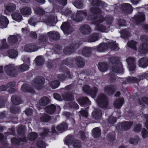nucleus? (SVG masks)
<instances>
[{
  "label": "nucleus",
  "instance_id": "5fc2aeb1",
  "mask_svg": "<svg viewBox=\"0 0 148 148\" xmlns=\"http://www.w3.org/2000/svg\"><path fill=\"white\" fill-rule=\"evenodd\" d=\"M50 117L48 115L44 114L40 118V120L43 122H47L50 121Z\"/></svg>",
  "mask_w": 148,
  "mask_h": 148
},
{
  "label": "nucleus",
  "instance_id": "09e8293b",
  "mask_svg": "<svg viewBox=\"0 0 148 148\" xmlns=\"http://www.w3.org/2000/svg\"><path fill=\"white\" fill-rule=\"evenodd\" d=\"M35 12L37 14L42 15L45 13V11L39 7H37L34 9Z\"/></svg>",
  "mask_w": 148,
  "mask_h": 148
},
{
  "label": "nucleus",
  "instance_id": "6e6552de",
  "mask_svg": "<svg viewBox=\"0 0 148 148\" xmlns=\"http://www.w3.org/2000/svg\"><path fill=\"white\" fill-rule=\"evenodd\" d=\"M86 13L82 10L77 11L75 15L72 16L73 20L75 21L79 22L82 20L84 17L86 16Z\"/></svg>",
  "mask_w": 148,
  "mask_h": 148
},
{
  "label": "nucleus",
  "instance_id": "a18cd8bd",
  "mask_svg": "<svg viewBox=\"0 0 148 148\" xmlns=\"http://www.w3.org/2000/svg\"><path fill=\"white\" fill-rule=\"evenodd\" d=\"M74 5L77 8L81 9L83 7V2L81 0H76L74 3Z\"/></svg>",
  "mask_w": 148,
  "mask_h": 148
},
{
  "label": "nucleus",
  "instance_id": "cd10ccee",
  "mask_svg": "<svg viewBox=\"0 0 148 148\" xmlns=\"http://www.w3.org/2000/svg\"><path fill=\"white\" fill-rule=\"evenodd\" d=\"M99 17L102 18L104 23L106 24L107 25H110L113 21V18L111 16H107L104 18L102 16H100Z\"/></svg>",
  "mask_w": 148,
  "mask_h": 148
},
{
  "label": "nucleus",
  "instance_id": "4c0bfd02",
  "mask_svg": "<svg viewBox=\"0 0 148 148\" xmlns=\"http://www.w3.org/2000/svg\"><path fill=\"white\" fill-rule=\"evenodd\" d=\"M49 101V98L46 97H42L40 100L39 104L42 106H45L47 105Z\"/></svg>",
  "mask_w": 148,
  "mask_h": 148
},
{
  "label": "nucleus",
  "instance_id": "680f3d73",
  "mask_svg": "<svg viewBox=\"0 0 148 148\" xmlns=\"http://www.w3.org/2000/svg\"><path fill=\"white\" fill-rule=\"evenodd\" d=\"M79 115L80 118V116H83L86 117H87L88 116V113L87 111L82 109L79 112Z\"/></svg>",
  "mask_w": 148,
  "mask_h": 148
},
{
  "label": "nucleus",
  "instance_id": "dca6fc26",
  "mask_svg": "<svg viewBox=\"0 0 148 148\" xmlns=\"http://www.w3.org/2000/svg\"><path fill=\"white\" fill-rule=\"evenodd\" d=\"M9 23V21L6 17L0 16V27L1 28H6Z\"/></svg>",
  "mask_w": 148,
  "mask_h": 148
},
{
  "label": "nucleus",
  "instance_id": "ddd939ff",
  "mask_svg": "<svg viewBox=\"0 0 148 148\" xmlns=\"http://www.w3.org/2000/svg\"><path fill=\"white\" fill-rule=\"evenodd\" d=\"M16 5L14 3H10L6 6L4 12L6 14H8V12H12L16 10Z\"/></svg>",
  "mask_w": 148,
  "mask_h": 148
},
{
  "label": "nucleus",
  "instance_id": "f704fd0d",
  "mask_svg": "<svg viewBox=\"0 0 148 148\" xmlns=\"http://www.w3.org/2000/svg\"><path fill=\"white\" fill-rule=\"evenodd\" d=\"M83 59L80 57H77L75 58V62L77 66L79 67H82L84 66Z\"/></svg>",
  "mask_w": 148,
  "mask_h": 148
},
{
  "label": "nucleus",
  "instance_id": "412c9836",
  "mask_svg": "<svg viewBox=\"0 0 148 148\" xmlns=\"http://www.w3.org/2000/svg\"><path fill=\"white\" fill-rule=\"evenodd\" d=\"M99 38V34L97 33H93L90 35L88 38V41L90 42H95Z\"/></svg>",
  "mask_w": 148,
  "mask_h": 148
},
{
  "label": "nucleus",
  "instance_id": "a19ab883",
  "mask_svg": "<svg viewBox=\"0 0 148 148\" xmlns=\"http://www.w3.org/2000/svg\"><path fill=\"white\" fill-rule=\"evenodd\" d=\"M132 124V123L131 122L125 121L123 122L121 124L122 128L125 130L129 129Z\"/></svg>",
  "mask_w": 148,
  "mask_h": 148
},
{
  "label": "nucleus",
  "instance_id": "2f4dec72",
  "mask_svg": "<svg viewBox=\"0 0 148 148\" xmlns=\"http://www.w3.org/2000/svg\"><path fill=\"white\" fill-rule=\"evenodd\" d=\"M92 136L95 138L99 137L101 134V130L99 127L94 128L92 130Z\"/></svg>",
  "mask_w": 148,
  "mask_h": 148
},
{
  "label": "nucleus",
  "instance_id": "1a4fd4ad",
  "mask_svg": "<svg viewBox=\"0 0 148 148\" xmlns=\"http://www.w3.org/2000/svg\"><path fill=\"white\" fill-rule=\"evenodd\" d=\"M145 20V15L144 13L138 12L135 15L134 20L137 24H139Z\"/></svg>",
  "mask_w": 148,
  "mask_h": 148
},
{
  "label": "nucleus",
  "instance_id": "ea45409f",
  "mask_svg": "<svg viewBox=\"0 0 148 148\" xmlns=\"http://www.w3.org/2000/svg\"><path fill=\"white\" fill-rule=\"evenodd\" d=\"M34 62L37 65H42L44 63L43 58L41 56L37 57L34 60Z\"/></svg>",
  "mask_w": 148,
  "mask_h": 148
},
{
  "label": "nucleus",
  "instance_id": "bb28decb",
  "mask_svg": "<svg viewBox=\"0 0 148 148\" xmlns=\"http://www.w3.org/2000/svg\"><path fill=\"white\" fill-rule=\"evenodd\" d=\"M99 70L101 72H105L108 69V65L105 62H100L98 66Z\"/></svg>",
  "mask_w": 148,
  "mask_h": 148
},
{
  "label": "nucleus",
  "instance_id": "338daca9",
  "mask_svg": "<svg viewBox=\"0 0 148 148\" xmlns=\"http://www.w3.org/2000/svg\"><path fill=\"white\" fill-rule=\"evenodd\" d=\"M141 134L143 138H145L148 136V132L145 129H143L141 131Z\"/></svg>",
  "mask_w": 148,
  "mask_h": 148
},
{
  "label": "nucleus",
  "instance_id": "c756f323",
  "mask_svg": "<svg viewBox=\"0 0 148 148\" xmlns=\"http://www.w3.org/2000/svg\"><path fill=\"white\" fill-rule=\"evenodd\" d=\"M109 42V48L112 50L116 51L119 49V48L116 44L114 42H113L112 40H109L108 41Z\"/></svg>",
  "mask_w": 148,
  "mask_h": 148
},
{
  "label": "nucleus",
  "instance_id": "f8f14e48",
  "mask_svg": "<svg viewBox=\"0 0 148 148\" xmlns=\"http://www.w3.org/2000/svg\"><path fill=\"white\" fill-rule=\"evenodd\" d=\"M61 28L65 34H68L71 32L70 25L68 22H65L62 23L61 26Z\"/></svg>",
  "mask_w": 148,
  "mask_h": 148
},
{
  "label": "nucleus",
  "instance_id": "c85d7f7f",
  "mask_svg": "<svg viewBox=\"0 0 148 148\" xmlns=\"http://www.w3.org/2000/svg\"><path fill=\"white\" fill-rule=\"evenodd\" d=\"M6 54L10 58H13L16 57L18 55L17 52L14 50H10L6 52Z\"/></svg>",
  "mask_w": 148,
  "mask_h": 148
},
{
  "label": "nucleus",
  "instance_id": "7ed1b4c3",
  "mask_svg": "<svg viewBox=\"0 0 148 148\" xmlns=\"http://www.w3.org/2000/svg\"><path fill=\"white\" fill-rule=\"evenodd\" d=\"M110 61L111 62V70L116 73H121L123 72L122 66L119 58L112 56L110 57Z\"/></svg>",
  "mask_w": 148,
  "mask_h": 148
},
{
  "label": "nucleus",
  "instance_id": "473e14b6",
  "mask_svg": "<svg viewBox=\"0 0 148 148\" xmlns=\"http://www.w3.org/2000/svg\"><path fill=\"white\" fill-rule=\"evenodd\" d=\"M21 90L23 92H28L31 93H34V90L32 88L29 87L26 84H23L21 87Z\"/></svg>",
  "mask_w": 148,
  "mask_h": 148
},
{
  "label": "nucleus",
  "instance_id": "49530a36",
  "mask_svg": "<svg viewBox=\"0 0 148 148\" xmlns=\"http://www.w3.org/2000/svg\"><path fill=\"white\" fill-rule=\"evenodd\" d=\"M91 52V49L90 48L88 47L84 48L82 52L83 55L86 56H88Z\"/></svg>",
  "mask_w": 148,
  "mask_h": 148
},
{
  "label": "nucleus",
  "instance_id": "69168bd1",
  "mask_svg": "<svg viewBox=\"0 0 148 148\" xmlns=\"http://www.w3.org/2000/svg\"><path fill=\"white\" fill-rule=\"evenodd\" d=\"M11 112L14 113H18L20 111V109L17 106L11 107Z\"/></svg>",
  "mask_w": 148,
  "mask_h": 148
},
{
  "label": "nucleus",
  "instance_id": "6e6d98bb",
  "mask_svg": "<svg viewBox=\"0 0 148 148\" xmlns=\"http://www.w3.org/2000/svg\"><path fill=\"white\" fill-rule=\"evenodd\" d=\"M115 138V133L114 132H112L109 133L107 136V138L108 140L112 141L114 140Z\"/></svg>",
  "mask_w": 148,
  "mask_h": 148
},
{
  "label": "nucleus",
  "instance_id": "c03bdc74",
  "mask_svg": "<svg viewBox=\"0 0 148 148\" xmlns=\"http://www.w3.org/2000/svg\"><path fill=\"white\" fill-rule=\"evenodd\" d=\"M29 66L25 64H23L18 67V70L21 72H23L29 70Z\"/></svg>",
  "mask_w": 148,
  "mask_h": 148
},
{
  "label": "nucleus",
  "instance_id": "6ab92c4d",
  "mask_svg": "<svg viewBox=\"0 0 148 148\" xmlns=\"http://www.w3.org/2000/svg\"><path fill=\"white\" fill-rule=\"evenodd\" d=\"M109 45L108 41L107 42L106 44L104 43H101L97 47V50L99 52L105 51L109 48Z\"/></svg>",
  "mask_w": 148,
  "mask_h": 148
},
{
  "label": "nucleus",
  "instance_id": "9b49d317",
  "mask_svg": "<svg viewBox=\"0 0 148 148\" xmlns=\"http://www.w3.org/2000/svg\"><path fill=\"white\" fill-rule=\"evenodd\" d=\"M129 70L131 71L134 70L135 68V59L133 57H129L126 59Z\"/></svg>",
  "mask_w": 148,
  "mask_h": 148
},
{
  "label": "nucleus",
  "instance_id": "774afa93",
  "mask_svg": "<svg viewBox=\"0 0 148 148\" xmlns=\"http://www.w3.org/2000/svg\"><path fill=\"white\" fill-rule=\"evenodd\" d=\"M57 76V79L60 81H63L66 78L65 76L63 74H58Z\"/></svg>",
  "mask_w": 148,
  "mask_h": 148
},
{
  "label": "nucleus",
  "instance_id": "5701e85b",
  "mask_svg": "<svg viewBox=\"0 0 148 148\" xmlns=\"http://www.w3.org/2000/svg\"><path fill=\"white\" fill-rule=\"evenodd\" d=\"M48 36L54 40H58L60 38V36L57 32L52 31L48 32L47 34Z\"/></svg>",
  "mask_w": 148,
  "mask_h": 148
},
{
  "label": "nucleus",
  "instance_id": "bf43d9fd",
  "mask_svg": "<svg viewBox=\"0 0 148 148\" xmlns=\"http://www.w3.org/2000/svg\"><path fill=\"white\" fill-rule=\"evenodd\" d=\"M92 4L93 6H100L101 5V2L99 0H92Z\"/></svg>",
  "mask_w": 148,
  "mask_h": 148
},
{
  "label": "nucleus",
  "instance_id": "f257e3e1",
  "mask_svg": "<svg viewBox=\"0 0 148 148\" xmlns=\"http://www.w3.org/2000/svg\"><path fill=\"white\" fill-rule=\"evenodd\" d=\"M90 19L93 21L94 23L96 25L95 29L102 32H107L108 27L103 25V19L102 18L98 17V16L102 14V12L100 8L96 7L91 8L90 10Z\"/></svg>",
  "mask_w": 148,
  "mask_h": 148
},
{
  "label": "nucleus",
  "instance_id": "393cba45",
  "mask_svg": "<svg viewBox=\"0 0 148 148\" xmlns=\"http://www.w3.org/2000/svg\"><path fill=\"white\" fill-rule=\"evenodd\" d=\"M124 103V99L123 98H121L118 99L114 102V106L116 108H120L122 106Z\"/></svg>",
  "mask_w": 148,
  "mask_h": 148
},
{
  "label": "nucleus",
  "instance_id": "3c124183",
  "mask_svg": "<svg viewBox=\"0 0 148 148\" xmlns=\"http://www.w3.org/2000/svg\"><path fill=\"white\" fill-rule=\"evenodd\" d=\"M137 42L134 40H131L127 43L128 46L132 48L134 50H136V45Z\"/></svg>",
  "mask_w": 148,
  "mask_h": 148
},
{
  "label": "nucleus",
  "instance_id": "e2e57ef3",
  "mask_svg": "<svg viewBox=\"0 0 148 148\" xmlns=\"http://www.w3.org/2000/svg\"><path fill=\"white\" fill-rule=\"evenodd\" d=\"M7 46L6 39H3L2 40L1 46H0V50L5 49L7 48Z\"/></svg>",
  "mask_w": 148,
  "mask_h": 148
},
{
  "label": "nucleus",
  "instance_id": "2eb2a0df",
  "mask_svg": "<svg viewBox=\"0 0 148 148\" xmlns=\"http://www.w3.org/2000/svg\"><path fill=\"white\" fill-rule=\"evenodd\" d=\"M116 90V88L114 86H106L104 88V92L108 95H112Z\"/></svg>",
  "mask_w": 148,
  "mask_h": 148
},
{
  "label": "nucleus",
  "instance_id": "f3484780",
  "mask_svg": "<svg viewBox=\"0 0 148 148\" xmlns=\"http://www.w3.org/2000/svg\"><path fill=\"white\" fill-rule=\"evenodd\" d=\"M73 45H72L71 46H67L65 47L63 50L64 53L66 54H71L73 53L75 49L78 47V46L75 45L74 46V48L73 47Z\"/></svg>",
  "mask_w": 148,
  "mask_h": 148
},
{
  "label": "nucleus",
  "instance_id": "58836bf2",
  "mask_svg": "<svg viewBox=\"0 0 148 148\" xmlns=\"http://www.w3.org/2000/svg\"><path fill=\"white\" fill-rule=\"evenodd\" d=\"M11 101L15 105H18L21 103L22 101L21 98L14 96L11 97Z\"/></svg>",
  "mask_w": 148,
  "mask_h": 148
},
{
  "label": "nucleus",
  "instance_id": "0e129e2a",
  "mask_svg": "<svg viewBox=\"0 0 148 148\" xmlns=\"http://www.w3.org/2000/svg\"><path fill=\"white\" fill-rule=\"evenodd\" d=\"M121 34L124 37L127 38L130 35V33L127 30L124 29L121 31Z\"/></svg>",
  "mask_w": 148,
  "mask_h": 148
},
{
  "label": "nucleus",
  "instance_id": "4be33fe9",
  "mask_svg": "<svg viewBox=\"0 0 148 148\" xmlns=\"http://www.w3.org/2000/svg\"><path fill=\"white\" fill-rule=\"evenodd\" d=\"M138 65L143 68L146 67L148 65V59L146 58H141L138 62Z\"/></svg>",
  "mask_w": 148,
  "mask_h": 148
},
{
  "label": "nucleus",
  "instance_id": "aec40b11",
  "mask_svg": "<svg viewBox=\"0 0 148 148\" xmlns=\"http://www.w3.org/2000/svg\"><path fill=\"white\" fill-rule=\"evenodd\" d=\"M101 111L99 109H95L92 113V117L95 119H100L101 117Z\"/></svg>",
  "mask_w": 148,
  "mask_h": 148
},
{
  "label": "nucleus",
  "instance_id": "39448f33",
  "mask_svg": "<svg viewBox=\"0 0 148 148\" xmlns=\"http://www.w3.org/2000/svg\"><path fill=\"white\" fill-rule=\"evenodd\" d=\"M17 68L12 64H9L4 67V69L5 73L9 76L11 77H15L17 73L16 69Z\"/></svg>",
  "mask_w": 148,
  "mask_h": 148
},
{
  "label": "nucleus",
  "instance_id": "4d7b16f0",
  "mask_svg": "<svg viewBox=\"0 0 148 148\" xmlns=\"http://www.w3.org/2000/svg\"><path fill=\"white\" fill-rule=\"evenodd\" d=\"M68 105L71 108L78 109L79 108V106L76 103L70 101L69 102Z\"/></svg>",
  "mask_w": 148,
  "mask_h": 148
},
{
  "label": "nucleus",
  "instance_id": "052dcab7",
  "mask_svg": "<svg viewBox=\"0 0 148 148\" xmlns=\"http://www.w3.org/2000/svg\"><path fill=\"white\" fill-rule=\"evenodd\" d=\"M139 103L140 104L143 103L148 104V98L146 97H143L141 100H139Z\"/></svg>",
  "mask_w": 148,
  "mask_h": 148
},
{
  "label": "nucleus",
  "instance_id": "c9c22d12",
  "mask_svg": "<svg viewBox=\"0 0 148 148\" xmlns=\"http://www.w3.org/2000/svg\"><path fill=\"white\" fill-rule=\"evenodd\" d=\"M13 19L18 22H20L22 19V15L19 13H14L12 14Z\"/></svg>",
  "mask_w": 148,
  "mask_h": 148
},
{
  "label": "nucleus",
  "instance_id": "7c9ffc66",
  "mask_svg": "<svg viewBox=\"0 0 148 148\" xmlns=\"http://www.w3.org/2000/svg\"><path fill=\"white\" fill-rule=\"evenodd\" d=\"M67 127V124L64 123H63L61 124L58 125L56 127V129L60 133H62L66 130Z\"/></svg>",
  "mask_w": 148,
  "mask_h": 148
},
{
  "label": "nucleus",
  "instance_id": "e433bc0d",
  "mask_svg": "<svg viewBox=\"0 0 148 148\" xmlns=\"http://www.w3.org/2000/svg\"><path fill=\"white\" fill-rule=\"evenodd\" d=\"M126 82L124 81L123 84H127L128 83L137 82H139V80L137 78L132 77H129L126 78L125 80Z\"/></svg>",
  "mask_w": 148,
  "mask_h": 148
},
{
  "label": "nucleus",
  "instance_id": "b1692460",
  "mask_svg": "<svg viewBox=\"0 0 148 148\" xmlns=\"http://www.w3.org/2000/svg\"><path fill=\"white\" fill-rule=\"evenodd\" d=\"M78 102L81 106H83L86 104L88 105H90L91 102L89 100L88 98L86 97H82L78 99Z\"/></svg>",
  "mask_w": 148,
  "mask_h": 148
},
{
  "label": "nucleus",
  "instance_id": "13d9d810",
  "mask_svg": "<svg viewBox=\"0 0 148 148\" xmlns=\"http://www.w3.org/2000/svg\"><path fill=\"white\" fill-rule=\"evenodd\" d=\"M37 145L40 148H45L46 145L42 140L38 141L37 142Z\"/></svg>",
  "mask_w": 148,
  "mask_h": 148
},
{
  "label": "nucleus",
  "instance_id": "4468645a",
  "mask_svg": "<svg viewBox=\"0 0 148 148\" xmlns=\"http://www.w3.org/2000/svg\"><path fill=\"white\" fill-rule=\"evenodd\" d=\"M79 30L82 33L88 34L91 32V29L90 26L87 25H84L79 28Z\"/></svg>",
  "mask_w": 148,
  "mask_h": 148
},
{
  "label": "nucleus",
  "instance_id": "0eeeda50",
  "mask_svg": "<svg viewBox=\"0 0 148 148\" xmlns=\"http://www.w3.org/2000/svg\"><path fill=\"white\" fill-rule=\"evenodd\" d=\"M71 136H68L66 137L65 143L68 146L73 144L74 147L75 148H81V143L78 140H73Z\"/></svg>",
  "mask_w": 148,
  "mask_h": 148
},
{
  "label": "nucleus",
  "instance_id": "9d476101",
  "mask_svg": "<svg viewBox=\"0 0 148 148\" xmlns=\"http://www.w3.org/2000/svg\"><path fill=\"white\" fill-rule=\"evenodd\" d=\"M19 10L23 16H29L32 12L31 9L29 6L21 7Z\"/></svg>",
  "mask_w": 148,
  "mask_h": 148
},
{
  "label": "nucleus",
  "instance_id": "423d86ee",
  "mask_svg": "<svg viewBox=\"0 0 148 148\" xmlns=\"http://www.w3.org/2000/svg\"><path fill=\"white\" fill-rule=\"evenodd\" d=\"M44 81V78L42 76H39L35 79L32 82V85L34 87L40 89L42 88Z\"/></svg>",
  "mask_w": 148,
  "mask_h": 148
},
{
  "label": "nucleus",
  "instance_id": "72a5a7b5",
  "mask_svg": "<svg viewBox=\"0 0 148 148\" xmlns=\"http://www.w3.org/2000/svg\"><path fill=\"white\" fill-rule=\"evenodd\" d=\"M148 45L146 43H143L140 46L139 51L143 53H147L148 51Z\"/></svg>",
  "mask_w": 148,
  "mask_h": 148
},
{
  "label": "nucleus",
  "instance_id": "a878e982",
  "mask_svg": "<svg viewBox=\"0 0 148 148\" xmlns=\"http://www.w3.org/2000/svg\"><path fill=\"white\" fill-rule=\"evenodd\" d=\"M56 109V106L53 104H52L46 107L45 111L48 114H51L55 112Z\"/></svg>",
  "mask_w": 148,
  "mask_h": 148
},
{
  "label": "nucleus",
  "instance_id": "603ef678",
  "mask_svg": "<svg viewBox=\"0 0 148 148\" xmlns=\"http://www.w3.org/2000/svg\"><path fill=\"white\" fill-rule=\"evenodd\" d=\"M37 137V134L35 132L29 133L28 135V138L29 140H33L35 139Z\"/></svg>",
  "mask_w": 148,
  "mask_h": 148
},
{
  "label": "nucleus",
  "instance_id": "a211bd4d",
  "mask_svg": "<svg viewBox=\"0 0 148 148\" xmlns=\"http://www.w3.org/2000/svg\"><path fill=\"white\" fill-rule=\"evenodd\" d=\"M122 11L127 13H130L132 11V6L129 3H124L122 5Z\"/></svg>",
  "mask_w": 148,
  "mask_h": 148
},
{
  "label": "nucleus",
  "instance_id": "20e7f679",
  "mask_svg": "<svg viewBox=\"0 0 148 148\" xmlns=\"http://www.w3.org/2000/svg\"><path fill=\"white\" fill-rule=\"evenodd\" d=\"M96 102L99 107L104 109L107 108L108 99L107 97L104 94H100L97 97Z\"/></svg>",
  "mask_w": 148,
  "mask_h": 148
},
{
  "label": "nucleus",
  "instance_id": "8fccbe9b",
  "mask_svg": "<svg viewBox=\"0 0 148 148\" xmlns=\"http://www.w3.org/2000/svg\"><path fill=\"white\" fill-rule=\"evenodd\" d=\"M49 85L53 89H55L57 88L60 85L59 82L55 80L49 83Z\"/></svg>",
  "mask_w": 148,
  "mask_h": 148
},
{
  "label": "nucleus",
  "instance_id": "864d4df0",
  "mask_svg": "<svg viewBox=\"0 0 148 148\" xmlns=\"http://www.w3.org/2000/svg\"><path fill=\"white\" fill-rule=\"evenodd\" d=\"M32 45L31 44H28L26 45L24 47V51L27 52H33V51L35 50L33 48H31Z\"/></svg>",
  "mask_w": 148,
  "mask_h": 148
},
{
  "label": "nucleus",
  "instance_id": "de8ad7c7",
  "mask_svg": "<svg viewBox=\"0 0 148 148\" xmlns=\"http://www.w3.org/2000/svg\"><path fill=\"white\" fill-rule=\"evenodd\" d=\"M9 42L12 44L16 43L18 40L17 37L14 36H11L8 38Z\"/></svg>",
  "mask_w": 148,
  "mask_h": 148
},
{
  "label": "nucleus",
  "instance_id": "37998d69",
  "mask_svg": "<svg viewBox=\"0 0 148 148\" xmlns=\"http://www.w3.org/2000/svg\"><path fill=\"white\" fill-rule=\"evenodd\" d=\"M62 96L63 99L65 100H71L74 99L73 95L70 93H64L62 95Z\"/></svg>",
  "mask_w": 148,
  "mask_h": 148
},
{
  "label": "nucleus",
  "instance_id": "79ce46f5",
  "mask_svg": "<svg viewBox=\"0 0 148 148\" xmlns=\"http://www.w3.org/2000/svg\"><path fill=\"white\" fill-rule=\"evenodd\" d=\"M98 91V89L96 87H94L90 89L89 95L92 97L95 98V97Z\"/></svg>",
  "mask_w": 148,
  "mask_h": 148
},
{
  "label": "nucleus",
  "instance_id": "f03ea898",
  "mask_svg": "<svg viewBox=\"0 0 148 148\" xmlns=\"http://www.w3.org/2000/svg\"><path fill=\"white\" fill-rule=\"evenodd\" d=\"M56 18L53 15H51L48 17L44 16L40 18V20H37L35 18L32 17L28 20V23L30 25L34 26L37 22H42L46 23L50 26H54L55 23Z\"/></svg>",
  "mask_w": 148,
  "mask_h": 148
}]
</instances>
